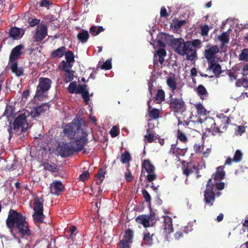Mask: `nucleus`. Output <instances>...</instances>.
<instances>
[{
    "label": "nucleus",
    "instance_id": "obj_1",
    "mask_svg": "<svg viewBox=\"0 0 248 248\" xmlns=\"http://www.w3.org/2000/svg\"><path fill=\"white\" fill-rule=\"evenodd\" d=\"M6 225L9 229L15 228L22 237L29 236L31 234L28 224L22 214L13 209H11L9 211Z\"/></svg>",
    "mask_w": 248,
    "mask_h": 248
},
{
    "label": "nucleus",
    "instance_id": "obj_2",
    "mask_svg": "<svg viewBox=\"0 0 248 248\" xmlns=\"http://www.w3.org/2000/svg\"><path fill=\"white\" fill-rule=\"evenodd\" d=\"M188 41H185L182 38L172 39L170 45L172 49L179 55L186 56V59L193 61L197 56L196 49H192L190 46Z\"/></svg>",
    "mask_w": 248,
    "mask_h": 248
},
{
    "label": "nucleus",
    "instance_id": "obj_3",
    "mask_svg": "<svg viewBox=\"0 0 248 248\" xmlns=\"http://www.w3.org/2000/svg\"><path fill=\"white\" fill-rule=\"evenodd\" d=\"M166 103L169 105L170 111L174 114H182L186 110V105L183 98L173 97L172 94H169Z\"/></svg>",
    "mask_w": 248,
    "mask_h": 248
},
{
    "label": "nucleus",
    "instance_id": "obj_4",
    "mask_svg": "<svg viewBox=\"0 0 248 248\" xmlns=\"http://www.w3.org/2000/svg\"><path fill=\"white\" fill-rule=\"evenodd\" d=\"M63 133L70 139H74L75 136L79 135L84 130L81 128L80 120L74 119L71 123L62 125Z\"/></svg>",
    "mask_w": 248,
    "mask_h": 248
},
{
    "label": "nucleus",
    "instance_id": "obj_5",
    "mask_svg": "<svg viewBox=\"0 0 248 248\" xmlns=\"http://www.w3.org/2000/svg\"><path fill=\"white\" fill-rule=\"evenodd\" d=\"M221 194L220 192H215L214 190V184L212 183V180L209 179L206 185V189L204 192V202L205 204L211 206L216 199V196H219Z\"/></svg>",
    "mask_w": 248,
    "mask_h": 248
},
{
    "label": "nucleus",
    "instance_id": "obj_6",
    "mask_svg": "<svg viewBox=\"0 0 248 248\" xmlns=\"http://www.w3.org/2000/svg\"><path fill=\"white\" fill-rule=\"evenodd\" d=\"M52 81L46 78H39V84L36 88L35 96L39 100H42L45 96V93L47 92L51 87Z\"/></svg>",
    "mask_w": 248,
    "mask_h": 248
},
{
    "label": "nucleus",
    "instance_id": "obj_7",
    "mask_svg": "<svg viewBox=\"0 0 248 248\" xmlns=\"http://www.w3.org/2000/svg\"><path fill=\"white\" fill-rule=\"evenodd\" d=\"M87 133L85 131H82L79 135L76 136V139L71 140L76 152L82 150L85 145L87 143Z\"/></svg>",
    "mask_w": 248,
    "mask_h": 248
},
{
    "label": "nucleus",
    "instance_id": "obj_8",
    "mask_svg": "<svg viewBox=\"0 0 248 248\" xmlns=\"http://www.w3.org/2000/svg\"><path fill=\"white\" fill-rule=\"evenodd\" d=\"M202 126L205 127L206 131L211 133L214 136L217 133H223V131L220 130L218 126H216L215 120L211 117L205 119L202 123Z\"/></svg>",
    "mask_w": 248,
    "mask_h": 248
},
{
    "label": "nucleus",
    "instance_id": "obj_9",
    "mask_svg": "<svg viewBox=\"0 0 248 248\" xmlns=\"http://www.w3.org/2000/svg\"><path fill=\"white\" fill-rule=\"evenodd\" d=\"M27 117L25 114H19L14 120L13 126L14 131H18L20 128H22V131L25 132L27 130V127L24 128L25 125H28L27 123Z\"/></svg>",
    "mask_w": 248,
    "mask_h": 248
},
{
    "label": "nucleus",
    "instance_id": "obj_10",
    "mask_svg": "<svg viewBox=\"0 0 248 248\" xmlns=\"http://www.w3.org/2000/svg\"><path fill=\"white\" fill-rule=\"evenodd\" d=\"M194 170L196 171V173H199V165H196L193 162H182V170L183 174L186 177L192 173Z\"/></svg>",
    "mask_w": 248,
    "mask_h": 248
},
{
    "label": "nucleus",
    "instance_id": "obj_11",
    "mask_svg": "<svg viewBox=\"0 0 248 248\" xmlns=\"http://www.w3.org/2000/svg\"><path fill=\"white\" fill-rule=\"evenodd\" d=\"M47 35V27L46 25L41 24L36 28L33 38L36 42H41Z\"/></svg>",
    "mask_w": 248,
    "mask_h": 248
},
{
    "label": "nucleus",
    "instance_id": "obj_12",
    "mask_svg": "<svg viewBox=\"0 0 248 248\" xmlns=\"http://www.w3.org/2000/svg\"><path fill=\"white\" fill-rule=\"evenodd\" d=\"M76 152L71 141L63 144L60 148V153L62 157H65L70 156Z\"/></svg>",
    "mask_w": 248,
    "mask_h": 248
},
{
    "label": "nucleus",
    "instance_id": "obj_13",
    "mask_svg": "<svg viewBox=\"0 0 248 248\" xmlns=\"http://www.w3.org/2000/svg\"><path fill=\"white\" fill-rule=\"evenodd\" d=\"M206 47L208 48L205 49L204 51V57L209 62L215 61V55L219 52V47L217 45L212 46L208 45Z\"/></svg>",
    "mask_w": 248,
    "mask_h": 248
},
{
    "label": "nucleus",
    "instance_id": "obj_14",
    "mask_svg": "<svg viewBox=\"0 0 248 248\" xmlns=\"http://www.w3.org/2000/svg\"><path fill=\"white\" fill-rule=\"evenodd\" d=\"M162 229L163 235L166 238H168V236L173 231L172 221L170 217L168 216L164 217Z\"/></svg>",
    "mask_w": 248,
    "mask_h": 248
},
{
    "label": "nucleus",
    "instance_id": "obj_15",
    "mask_svg": "<svg viewBox=\"0 0 248 248\" xmlns=\"http://www.w3.org/2000/svg\"><path fill=\"white\" fill-rule=\"evenodd\" d=\"M166 56L167 52L164 48H161L158 49L154 56V67L155 68L158 67V62H159L162 65L164 62V58Z\"/></svg>",
    "mask_w": 248,
    "mask_h": 248
},
{
    "label": "nucleus",
    "instance_id": "obj_16",
    "mask_svg": "<svg viewBox=\"0 0 248 248\" xmlns=\"http://www.w3.org/2000/svg\"><path fill=\"white\" fill-rule=\"evenodd\" d=\"M177 145L178 141H176L175 143L171 145L169 152V154L174 155L177 158H179L180 156H184L187 151L186 148H180Z\"/></svg>",
    "mask_w": 248,
    "mask_h": 248
},
{
    "label": "nucleus",
    "instance_id": "obj_17",
    "mask_svg": "<svg viewBox=\"0 0 248 248\" xmlns=\"http://www.w3.org/2000/svg\"><path fill=\"white\" fill-rule=\"evenodd\" d=\"M23 47V45H19L12 49L9 57V62H16V60L22 53L21 50Z\"/></svg>",
    "mask_w": 248,
    "mask_h": 248
},
{
    "label": "nucleus",
    "instance_id": "obj_18",
    "mask_svg": "<svg viewBox=\"0 0 248 248\" xmlns=\"http://www.w3.org/2000/svg\"><path fill=\"white\" fill-rule=\"evenodd\" d=\"M207 71H212L214 76L216 78L219 77L220 75L222 73L221 65L217 62L215 61L209 62V65L207 68Z\"/></svg>",
    "mask_w": 248,
    "mask_h": 248
},
{
    "label": "nucleus",
    "instance_id": "obj_19",
    "mask_svg": "<svg viewBox=\"0 0 248 248\" xmlns=\"http://www.w3.org/2000/svg\"><path fill=\"white\" fill-rule=\"evenodd\" d=\"M218 123L219 124L218 128L223 132L226 130L228 125L231 124V120L228 117L224 115L223 114H221L218 116Z\"/></svg>",
    "mask_w": 248,
    "mask_h": 248
},
{
    "label": "nucleus",
    "instance_id": "obj_20",
    "mask_svg": "<svg viewBox=\"0 0 248 248\" xmlns=\"http://www.w3.org/2000/svg\"><path fill=\"white\" fill-rule=\"evenodd\" d=\"M151 217L146 215H140L138 216L135 219L136 221L139 224H142L145 228L150 226V220Z\"/></svg>",
    "mask_w": 248,
    "mask_h": 248
},
{
    "label": "nucleus",
    "instance_id": "obj_21",
    "mask_svg": "<svg viewBox=\"0 0 248 248\" xmlns=\"http://www.w3.org/2000/svg\"><path fill=\"white\" fill-rule=\"evenodd\" d=\"M44 200L42 197L41 198L36 197L34 198L33 209L34 213L43 212V203Z\"/></svg>",
    "mask_w": 248,
    "mask_h": 248
},
{
    "label": "nucleus",
    "instance_id": "obj_22",
    "mask_svg": "<svg viewBox=\"0 0 248 248\" xmlns=\"http://www.w3.org/2000/svg\"><path fill=\"white\" fill-rule=\"evenodd\" d=\"M224 167L220 166L217 168L216 172L213 174L211 179H213L215 181H221L224 178L225 172L224 170Z\"/></svg>",
    "mask_w": 248,
    "mask_h": 248
},
{
    "label": "nucleus",
    "instance_id": "obj_23",
    "mask_svg": "<svg viewBox=\"0 0 248 248\" xmlns=\"http://www.w3.org/2000/svg\"><path fill=\"white\" fill-rule=\"evenodd\" d=\"M51 193L57 194L58 192H62L64 189V186L60 181L54 182L50 186Z\"/></svg>",
    "mask_w": 248,
    "mask_h": 248
},
{
    "label": "nucleus",
    "instance_id": "obj_24",
    "mask_svg": "<svg viewBox=\"0 0 248 248\" xmlns=\"http://www.w3.org/2000/svg\"><path fill=\"white\" fill-rule=\"evenodd\" d=\"M66 47L64 46H61L56 50L52 51L50 56L52 58H60L64 55L66 51Z\"/></svg>",
    "mask_w": 248,
    "mask_h": 248
},
{
    "label": "nucleus",
    "instance_id": "obj_25",
    "mask_svg": "<svg viewBox=\"0 0 248 248\" xmlns=\"http://www.w3.org/2000/svg\"><path fill=\"white\" fill-rule=\"evenodd\" d=\"M150 101L151 100H148L147 102L148 104V108L149 111V116L152 119H157L159 117V110L157 108H153L151 109V106L150 105Z\"/></svg>",
    "mask_w": 248,
    "mask_h": 248
},
{
    "label": "nucleus",
    "instance_id": "obj_26",
    "mask_svg": "<svg viewBox=\"0 0 248 248\" xmlns=\"http://www.w3.org/2000/svg\"><path fill=\"white\" fill-rule=\"evenodd\" d=\"M143 240L144 243L146 245L151 246L153 244V237L154 235V233L151 234L148 230L146 229L143 232Z\"/></svg>",
    "mask_w": 248,
    "mask_h": 248
},
{
    "label": "nucleus",
    "instance_id": "obj_27",
    "mask_svg": "<svg viewBox=\"0 0 248 248\" xmlns=\"http://www.w3.org/2000/svg\"><path fill=\"white\" fill-rule=\"evenodd\" d=\"M197 93L201 99L204 100L208 96V93L206 88L202 85H199L196 89Z\"/></svg>",
    "mask_w": 248,
    "mask_h": 248
},
{
    "label": "nucleus",
    "instance_id": "obj_28",
    "mask_svg": "<svg viewBox=\"0 0 248 248\" xmlns=\"http://www.w3.org/2000/svg\"><path fill=\"white\" fill-rule=\"evenodd\" d=\"M141 166L142 168H144L148 173L154 172L155 171V167L149 159L144 160Z\"/></svg>",
    "mask_w": 248,
    "mask_h": 248
},
{
    "label": "nucleus",
    "instance_id": "obj_29",
    "mask_svg": "<svg viewBox=\"0 0 248 248\" xmlns=\"http://www.w3.org/2000/svg\"><path fill=\"white\" fill-rule=\"evenodd\" d=\"M176 136L177 141L179 140L184 144H186L188 141V138L186 134L180 129L177 130Z\"/></svg>",
    "mask_w": 248,
    "mask_h": 248
},
{
    "label": "nucleus",
    "instance_id": "obj_30",
    "mask_svg": "<svg viewBox=\"0 0 248 248\" xmlns=\"http://www.w3.org/2000/svg\"><path fill=\"white\" fill-rule=\"evenodd\" d=\"M167 84L170 88L171 93L170 94H174L175 90L177 88V83L174 77H169L167 79Z\"/></svg>",
    "mask_w": 248,
    "mask_h": 248
},
{
    "label": "nucleus",
    "instance_id": "obj_31",
    "mask_svg": "<svg viewBox=\"0 0 248 248\" xmlns=\"http://www.w3.org/2000/svg\"><path fill=\"white\" fill-rule=\"evenodd\" d=\"M32 217L34 222L36 224H40L44 222L45 216L43 214V212H36L34 213V214L32 215Z\"/></svg>",
    "mask_w": 248,
    "mask_h": 248
},
{
    "label": "nucleus",
    "instance_id": "obj_32",
    "mask_svg": "<svg viewBox=\"0 0 248 248\" xmlns=\"http://www.w3.org/2000/svg\"><path fill=\"white\" fill-rule=\"evenodd\" d=\"M46 105V104H43L40 106L34 108L31 112V116L33 118L38 117L44 111L43 107Z\"/></svg>",
    "mask_w": 248,
    "mask_h": 248
},
{
    "label": "nucleus",
    "instance_id": "obj_33",
    "mask_svg": "<svg viewBox=\"0 0 248 248\" xmlns=\"http://www.w3.org/2000/svg\"><path fill=\"white\" fill-rule=\"evenodd\" d=\"M43 166L44 169L51 172H57L59 170L57 165L54 163L49 164L48 162H45Z\"/></svg>",
    "mask_w": 248,
    "mask_h": 248
},
{
    "label": "nucleus",
    "instance_id": "obj_34",
    "mask_svg": "<svg viewBox=\"0 0 248 248\" xmlns=\"http://www.w3.org/2000/svg\"><path fill=\"white\" fill-rule=\"evenodd\" d=\"M12 64L11 66V69L17 77H20L23 75V70L22 68H18L17 63L11 62Z\"/></svg>",
    "mask_w": 248,
    "mask_h": 248
},
{
    "label": "nucleus",
    "instance_id": "obj_35",
    "mask_svg": "<svg viewBox=\"0 0 248 248\" xmlns=\"http://www.w3.org/2000/svg\"><path fill=\"white\" fill-rule=\"evenodd\" d=\"M133 231L131 229H128L125 231V234L124 236V239L122 240H125L127 243L131 244L133 242Z\"/></svg>",
    "mask_w": 248,
    "mask_h": 248
},
{
    "label": "nucleus",
    "instance_id": "obj_36",
    "mask_svg": "<svg viewBox=\"0 0 248 248\" xmlns=\"http://www.w3.org/2000/svg\"><path fill=\"white\" fill-rule=\"evenodd\" d=\"M77 38L81 43H86L89 38L88 31L82 30L81 32L78 34Z\"/></svg>",
    "mask_w": 248,
    "mask_h": 248
},
{
    "label": "nucleus",
    "instance_id": "obj_37",
    "mask_svg": "<svg viewBox=\"0 0 248 248\" xmlns=\"http://www.w3.org/2000/svg\"><path fill=\"white\" fill-rule=\"evenodd\" d=\"M120 160L123 164L128 163L132 160L130 153L127 151H125L124 153H122L121 155Z\"/></svg>",
    "mask_w": 248,
    "mask_h": 248
},
{
    "label": "nucleus",
    "instance_id": "obj_38",
    "mask_svg": "<svg viewBox=\"0 0 248 248\" xmlns=\"http://www.w3.org/2000/svg\"><path fill=\"white\" fill-rule=\"evenodd\" d=\"M73 66L72 63H67V61L62 60L59 66V68L63 71L71 70L70 69Z\"/></svg>",
    "mask_w": 248,
    "mask_h": 248
},
{
    "label": "nucleus",
    "instance_id": "obj_39",
    "mask_svg": "<svg viewBox=\"0 0 248 248\" xmlns=\"http://www.w3.org/2000/svg\"><path fill=\"white\" fill-rule=\"evenodd\" d=\"M104 30V29L102 26H98L97 28L96 26H93L90 28V32L93 36L97 35Z\"/></svg>",
    "mask_w": 248,
    "mask_h": 248
},
{
    "label": "nucleus",
    "instance_id": "obj_40",
    "mask_svg": "<svg viewBox=\"0 0 248 248\" xmlns=\"http://www.w3.org/2000/svg\"><path fill=\"white\" fill-rule=\"evenodd\" d=\"M20 30L16 27H12L9 31V36L13 39H16L20 33Z\"/></svg>",
    "mask_w": 248,
    "mask_h": 248
},
{
    "label": "nucleus",
    "instance_id": "obj_41",
    "mask_svg": "<svg viewBox=\"0 0 248 248\" xmlns=\"http://www.w3.org/2000/svg\"><path fill=\"white\" fill-rule=\"evenodd\" d=\"M65 72L66 73L65 74V78L64 79V82L65 83H68L72 81L74 79V71L68 70Z\"/></svg>",
    "mask_w": 248,
    "mask_h": 248
},
{
    "label": "nucleus",
    "instance_id": "obj_42",
    "mask_svg": "<svg viewBox=\"0 0 248 248\" xmlns=\"http://www.w3.org/2000/svg\"><path fill=\"white\" fill-rule=\"evenodd\" d=\"M65 59L67 63H73L75 62V57L73 52L71 50L65 51Z\"/></svg>",
    "mask_w": 248,
    "mask_h": 248
},
{
    "label": "nucleus",
    "instance_id": "obj_43",
    "mask_svg": "<svg viewBox=\"0 0 248 248\" xmlns=\"http://www.w3.org/2000/svg\"><path fill=\"white\" fill-rule=\"evenodd\" d=\"M238 70H239V68L237 66H234L228 72L227 75L230 77L231 80L236 79V72Z\"/></svg>",
    "mask_w": 248,
    "mask_h": 248
},
{
    "label": "nucleus",
    "instance_id": "obj_44",
    "mask_svg": "<svg viewBox=\"0 0 248 248\" xmlns=\"http://www.w3.org/2000/svg\"><path fill=\"white\" fill-rule=\"evenodd\" d=\"M239 59L244 62L248 61V48H245L242 50L239 55Z\"/></svg>",
    "mask_w": 248,
    "mask_h": 248
},
{
    "label": "nucleus",
    "instance_id": "obj_45",
    "mask_svg": "<svg viewBox=\"0 0 248 248\" xmlns=\"http://www.w3.org/2000/svg\"><path fill=\"white\" fill-rule=\"evenodd\" d=\"M195 108L197 110L198 114L199 115H205L206 114V110L203 106L201 103H198L195 105Z\"/></svg>",
    "mask_w": 248,
    "mask_h": 248
},
{
    "label": "nucleus",
    "instance_id": "obj_46",
    "mask_svg": "<svg viewBox=\"0 0 248 248\" xmlns=\"http://www.w3.org/2000/svg\"><path fill=\"white\" fill-rule=\"evenodd\" d=\"M165 93L164 91L162 89L158 90L155 97V100L162 101L165 100Z\"/></svg>",
    "mask_w": 248,
    "mask_h": 248
},
{
    "label": "nucleus",
    "instance_id": "obj_47",
    "mask_svg": "<svg viewBox=\"0 0 248 248\" xmlns=\"http://www.w3.org/2000/svg\"><path fill=\"white\" fill-rule=\"evenodd\" d=\"M218 39L223 44H228L229 42V36L226 32H223L220 36H218Z\"/></svg>",
    "mask_w": 248,
    "mask_h": 248
},
{
    "label": "nucleus",
    "instance_id": "obj_48",
    "mask_svg": "<svg viewBox=\"0 0 248 248\" xmlns=\"http://www.w3.org/2000/svg\"><path fill=\"white\" fill-rule=\"evenodd\" d=\"M190 43V46L192 49H195L196 47L200 48L201 47V41L199 39H195L193 41H188Z\"/></svg>",
    "mask_w": 248,
    "mask_h": 248
},
{
    "label": "nucleus",
    "instance_id": "obj_49",
    "mask_svg": "<svg viewBox=\"0 0 248 248\" xmlns=\"http://www.w3.org/2000/svg\"><path fill=\"white\" fill-rule=\"evenodd\" d=\"M242 158V154L239 150H237L234 154L233 161L234 162H239Z\"/></svg>",
    "mask_w": 248,
    "mask_h": 248
},
{
    "label": "nucleus",
    "instance_id": "obj_50",
    "mask_svg": "<svg viewBox=\"0 0 248 248\" xmlns=\"http://www.w3.org/2000/svg\"><path fill=\"white\" fill-rule=\"evenodd\" d=\"M77 83L76 81L71 82L67 88L68 92L70 93H76Z\"/></svg>",
    "mask_w": 248,
    "mask_h": 248
},
{
    "label": "nucleus",
    "instance_id": "obj_51",
    "mask_svg": "<svg viewBox=\"0 0 248 248\" xmlns=\"http://www.w3.org/2000/svg\"><path fill=\"white\" fill-rule=\"evenodd\" d=\"M87 85L86 84H80L79 85L76 90V93L82 94L87 91L86 89Z\"/></svg>",
    "mask_w": 248,
    "mask_h": 248
},
{
    "label": "nucleus",
    "instance_id": "obj_52",
    "mask_svg": "<svg viewBox=\"0 0 248 248\" xmlns=\"http://www.w3.org/2000/svg\"><path fill=\"white\" fill-rule=\"evenodd\" d=\"M112 68L111 60H107L101 66L102 69L106 70H110Z\"/></svg>",
    "mask_w": 248,
    "mask_h": 248
},
{
    "label": "nucleus",
    "instance_id": "obj_53",
    "mask_svg": "<svg viewBox=\"0 0 248 248\" xmlns=\"http://www.w3.org/2000/svg\"><path fill=\"white\" fill-rule=\"evenodd\" d=\"M209 31V27L207 25H204L201 27V34L203 36H207Z\"/></svg>",
    "mask_w": 248,
    "mask_h": 248
},
{
    "label": "nucleus",
    "instance_id": "obj_54",
    "mask_svg": "<svg viewBox=\"0 0 248 248\" xmlns=\"http://www.w3.org/2000/svg\"><path fill=\"white\" fill-rule=\"evenodd\" d=\"M142 194L145 201L150 203L151 197L148 192L146 189H143L142 190Z\"/></svg>",
    "mask_w": 248,
    "mask_h": 248
},
{
    "label": "nucleus",
    "instance_id": "obj_55",
    "mask_svg": "<svg viewBox=\"0 0 248 248\" xmlns=\"http://www.w3.org/2000/svg\"><path fill=\"white\" fill-rule=\"evenodd\" d=\"M90 176V173L87 171H84L79 176V179L82 181L84 182L87 180Z\"/></svg>",
    "mask_w": 248,
    "mask_h": 248
},
{
    "label": "nucleus",
    "instance_id": "obj_56",
    "mask_svg": "<svg viewBox=\"0 0 248 248\" xmlns=\"http://www.w3.org/2000/svg\"><path fill=\"white\" fill-rule=\"evenodd\" d=\"M129 166V164L127 167L126 170H127V172L125 173V178L126 182H131L133 178L131 172H130L129 169H128Z\"/></svg>",
    "mask_w": 248,
    "mask_h": 248
},
{
    "label": "nucleus",
    "instance_id": "obj_57",
    "mask_svg": "<svg viewBox=\"0 0 248 248\" xmlns=\"http://www.w3.org/2000/svg\"><path fill=\"white\" fill-rule=\"evenodd\" d=\"M156 178L157 175L155 172L148 173V174L147 175V179L149 182H152L156 180Z\"/></svg>",
    "mask_w": 248,
    "mask_h": 248
},
{
    "label": "nucleus",
    "instance_id": "obj_58",
    "mask_svg": "<svg viewBox=\"0 0 248 248\" xmlns=\"http://www.w3.org/2000/svg\"><path fill=\"white\" fill-rule=\"evenodd\" d=\"M131 244H129L126 242L125 240H121L120 241L119 244L118 246V248H130V245Z\"/></svg>",
    "mask_w": 248,
    "mask_h": 248
},
{
    "label": "nucleus",
    "instance_id": "obj_59",
    "mask_svg": "<svg viewBox=\"0 0 248 248\" xmlns=\"http://www.w3.org/2000/svg\"><path fill=\"white\" fill-rule=\"evenodd\" d=\"M110 134L112 137L114 138L117 136L119 134L118 129L116 126H114L110 131Z\"/></svg>",
    "mask_w": 248,
    "mask_h": 248
},
{
    "label": "nucleus",
    "instance_id": "obj_60",
    "mask_svg": "<svg viewBox=\"0 0 248 248\" xmlns=\"http://www.w3.org/2000/svg\"><path fill=\"white\" fill-rule=\"evenodd\" d=\"M186 21L185 20H177L174 22L173 27L174 28L178 29L181 28L183 25L186 23Z\"/></svg>",
    "mask_w": 248,
    "mask_h": 248
},
{
    "label": "nucleus",
    "instance_id": "obj_61",
    "mask_svg": "<svg viewBox=\"0 0 248 248\" xmlns=\"http://www.w3.org/2000/svg\"><path fill=\"white\" fill-rule=\"evenodd\" d=\"M202 146L200 143H195L193 145V150L196 154L200 153L202 151Z\"/></svg>",
    "mask_w": 248,
    "mask_h": 248
},
{
    "label": "nucleus",
    "instance_id": "obj_62",
    "mask_svg": "<svg viewBox=\"0 0 248 248\" xmlns=\"http://www.w3.org/2000/svg\"><path fill=\"white\" fill-rule=\"evenodd\" d=\"M144 138L145 140L147 141L149 143H152L153 142L154 140V136L153 134L151 133H149V134H146Z\"/></svg>",
    "mask_w": 248,
    "mask_h": 248
},
{
    "label": "nucleus",
    "instance_id": "obj_63",
    "mask_svg": "<svg viewBox=\"0 0 248 248\" xmlns=\"http://www.w3.org/2000/svg\"><path fill=\"white\" fill-rule=\"evenodd\" d=\"M40 20L37 18H33L29 22V25L31 27H34L36 25H38L40 23Z\"/></svg>",
    "mask_w": 248,
    "mask_h": 248
},
{
    "label": "nucleus",
    "instance_id": "obj_64",
    "mask_svg": "<svg viewBox=\"0 0 248 248\" xmlns=\"http://www.w3.org/2000/svg\"><path fill=\"white\" fill-rule=\"evenodd\" d=\"M105 172H103L102 169H100L98 173L97 177L100 180V182L102 183L105 178Z\"/></svg>",
    "mask_w": 248,
    "mask_h": 248
}]
</instances>
